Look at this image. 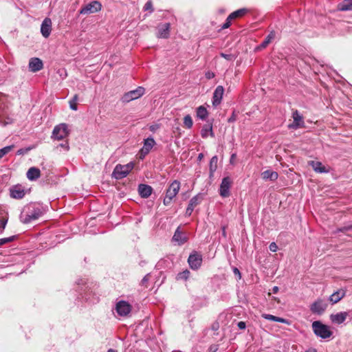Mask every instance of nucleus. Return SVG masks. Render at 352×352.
<instances>
[{
    "label": "nucleus",
    "mask_w": 352,
    "mask_h": 352,
    "mask_svg": "<svg viewBox=\"0 0 352 352\" xmlns=\"http://www.w3.org/2000/svg\"><path fill=\"white\" fill-rule=\"evenodd\" d=\"M43 214V210L41 206L34 204L24 207L20 214V220L23 223H29L38 219Z\"/></svg>",
    "instance_id": "f257e3e1"
},
{
    "label": "nucleus",
    "mask_w": 352,
    "mask_h": 352,
    "mask_svg": "<svg viewBox=\"0 0 352 352\" xmlns=\"http://www.w3.org/2000/svg\"><path fill=\"white\" fill-rule=\"evenodd\" d=\"M180 189V182L177 180H174L168 186L166 191V195L163 200V204L165 206H169L171 204L173 198L176 197Z\"/></svg>",
    "instance_id": "f03ea898"
},
{
    "label": "nucleus",
    "mask_w": 352,
    "mask_h": 352,
    "mask_svg": "<svg viewBox=\"0 0 352 352\" xmlns=\"http://www.w3.org/2000/svg\"><path fill=\"white\" fill-rule=\"evenodd\" d=\"M312 329L314 333L322 339L329 338L333 334L329 327L322 324L320 321H314L312 323Z\"/></svg>",
    "instance_id": "7ed1b4c3"
},
{
    "label": "nucleus",
    "mask_w": 352,
    "mask_h": 352,
    "mask_svg": "<svg viewBox=\"0 0 352 352\" xmlns=\"http://www.w3.org/2000/svg\"><path fill=\"white\" fill-rule=\"evenodd\" d=\"M133 167L134 164L133 162H129L125 165L118 164L113 171L112 176L116 179H123L127 176Z\"/></svg>",
    "instance_id": "20e7f679"
},
{
    "label": "nucleus",
    "mask_w": 352,
    "mask_h": 352,
    "mask_svg": "<svg viewBox=\"0 0 352 352\" xmlns=\"http://www.w3.org/2000/svg\"><path fill=\"white\" fill-rule=\"evenodd\" d=\"M102 4L98 1H93L82 6L79 11L80 14L88 15L101 10Z\"/></svg>",
    "instance_id": "39448f33"
},
{
    "label": "nucleus",
    "mask_w": 352,
    "mask_h": 352,
    "mask_svg": "<svg viewBox=\"0 0 352 352\" xmlns=\"http://www.w3.org/2000/svg\"><path fill=\"white\" fill-rule=\"evenodd\" d=\"M67 125L65 123L56 125L52 131V138L56 140H62L69 135Z\"/></svg>",
    "instance_id": "423d86ee"
},
{
    "label": "nucleus",
    "mask_w": 352,
    "mask_h": 352,
    "mask_svg": "<svg viewBox=\"0 0 352 352\" xmlns=\"http://www.w3.org/2000/svg\"><path fill=\"white\" fill-rule=\"evenodd\" d=\"M145 93V89L143 87H138L134 90L125 93L122 97L123 102H129L132 100L138 99Z\"/></svg>",
    "instance_id": "0eeeda50"
},
{
    "label": "nucleus",
    "mask_w": 352,
    "mask_h": 352,
    "mask_svg": "<svg viewBox=\"0 0 352 352\" xmlns=\"http://www.w3.org/2000/svg\"><path fill=\"white\" fill-rule=\"evenodd\" d=\"M115 309L120 316L126 317L132 311V305L127 301L122 300L117 302Z\"/></svg>",
    "instance_id": "6e6552de"
},
{
    "label": "nucleus",
    "mask_w": 352,
    "mask_h": 352,
    "mask_svg": "<svg viewBox=\"0 0 352 352\" xmlns=\"http://www.w3.org/2000/svg\"><path fill=\"white\" fill-rule=\"evenodd\" d=\"M202 256L199 252L194 251L188 256V263L192 270H197L202 264Z\"/></svg>",
    "instance_id": "1a4fd4ad"
},
{
    "label": "nucleus",
    "mask_w": 352,
    "mask_h": 352,
    "mask_svg": "<svg viewBox=\"0 0 352 352\" xmlns=\"http://www.w3.org/2000/svg\"><path fill=\"white\" fill-rule=\"evenodd\" d=\"M232 184V180L230 177L223 178L220 184L219 195L222 197H228L230 195V189Z\"/></svg>",
    "instance_id": "9d476101"
},
{
    "label": "nucleus",
    "mask_w": 352,
    "mask_h": 352,
    "mask_svg": "<svg viewBox=\"0 0 352 352\" xmlns=\"http://www.w3.org/2000/svg\"><path fill=\"white\" fill-rule=\"evenodd\" d=\"M328 304L323 299H318L310 307L312 313L318 315L322 314L327 309Z\"/></svg>",
    "instance_id": "9b49d317"
},
{
    "label": "nucleus",
    "mask_w": 352,
    "mask_h": 352,
    "mask_svg": "<svg viewBox=\"0 0 352 352\" xmlns=\"http://www.w3.org/2000/svg\"><path fill=\"white\" fill-rule=\"evenodd\" d=\"M155 144V142L153 138H148L144 140V145L140 151V158L143 159L152 149Z\"/></svg>",
    "instance_id": "f8f14e48"
},
{
    "label": "nucleus",
    "mask_w": 352,
    "mask_h": 352,
    "mask_svg": "<svg viewBox=\"0 0 352 352\" xmlns=\"http://www.w3.org/2000/svg\"><path fill=\"white\" fill-rule=\"evenodd\" d=\"M170 24L169 23H165L160 24L157 26V36L161 38H167L170 35Z\"/></svg>",
    "instance_id": "ddd939ff"
},
{
    "label": "nucleus",
    "mask_w": 352,
    "mask_h": 352,
    "mask_svg": "<svg viewBox=\"0 0 352 352\" xmlns=\"http://www.w3.org/2000/svg\"><path fill=\"white\" fill-rule=\"evenodd\" d=\"M224 93V89L223 86L219 85L216 87L212 97V105L214 107H217L221 102V100L223 98V95Z\"/></svg>",
    "instance_id": "4468645a"
},
{
    "label": "nucleus",
    "mask_w": 352,
    "mask_h": 352,
    "mask_svg": "<svg viewBox=\"0 0 352 352\" xmlns=\"http://www.w3.org/2000/svg\"><path fill=\"white\" fill-rule=\"evenodd\" d=\"M10 196L14 199H22L25 195V190L21 185H15L10 189Z\"/></svg>",
    "instance_id": "2eb2a0df"
},
{
    "label": "nucleus",
    "mask_w": 352,
    "mask_h": 352,
    "mask_svg": "<svg viewBox=\"0 0 352 352\" xmlns=\"http://www.w3.org/2000/svg\"><path fill=\"white\" fill-rule=\"evenodd\" d=\"M28 66L30 71L36 72L43 69V63L40 58L34 57L30 58Z\"/></svg>",
    "instance_id": "dca6fc26"
},
{
    "label": "nucleus",
    "mask_w": 352,
    "mask_h": 352,
    "mask_svg": "<svg viewBox=\"0 0 352 352\" xmlns=\"http://www.w3.org/2000/svg\"><path fill=\"white\" fill-rule=\"evenodd\" d=\"M52 31V21L50 18H45L41 26V32L45 38H47Z\"/></svg>",
    "instance_id": "f3484780"
},
{
    "label": "nucleus",
    "mask_w": 352,
    "mask_h": 352,
    "mask_svg": "<svg viewBox=\"0 0 352 352\" xmlns=\"http://www.w3.org/2000/svg\"><path fill=\"white\" fill-rule=\"evenodd\" d=\"M308 164L312 167L316 173H327L329 172V168L324 166L320 162L312 160L308 162Z\"/></svg>",
    "instance_id": "a211bd4d"
},
{
    "label": "nucleus",
    "mask_w": 352,
    "mask_h": 352,
    "mask_svg": "<svg viewBox=\"0 0 352 352\" xmlns=\"http://www.w3.org/2000/svg\"><path fill=\"white\" fill-rule=\"evenodd\" d=\"M173 241L177 242L179 245L184 244L188 241V237L181 231L180 227L176 229L173 236Z\"/></svg>",
    "instance_id": "6ab92c4d"
},
{
    "label": "nucleus",
    "mask_w": 352,
    "mask_h": 352,
    "mask_svg": "<svg viewBox=\"0 0 352 352\" xmlns=\"http://www.w3.org/2000/svg\"><path fill=\"white\" fill-rule=\"evenodd\" d=\"M138 192L141 197L148 198L151 195L153 188L149 185L141 184L138 186Z\"/></svg>",
    "instance_id": "aec40b11"
},
{
    "label": "nucleus",
    "mask_w": 352,
    "mask_h": 352,
    "mask_svg": "<svg viewBox=\"0 0 352 352\" xmlns=\"http://www.w3.org/2000/svg\"><path fill=\"white\" fill-rule=\"evenodd\" d=\"M347 315H348L347 312H345V311L340 312V313H337L336 314H331L330 316V319L332 322H333L335 324H340L345 321Z\"/></svg>",
    "instance_id": "412c9836"
},
{
    "label": "nucleus",
    "mask_w": 352,
    "mask_h": 352,
    "mask_svg": "<svg viewBox=\"0 0 352 352\" xmlns=\"http://www.w3.org/2000/svg\"><path fill=\"white\" fill-rule=\"evenodd\" d=\"M292 118L294 119V122L292 124L289 125L290 128L297 129L303 124L304 122L302 120V117L297 110L293 112Z\"/></svg>",
    "instance_id": "4be33fe9"
},
{
    "label": "nucleus",
    "mask_w": 352,
    "mask_h": 352,
    "mask_svg": "<svg viewBox=\"0 0 352 352\" xmlns=\"http://www.w3.org/2000/svg\"><path fill=\"white\" fill-rule=\"evenodd\" d=\"M26 176L29 180L34 181L40 177L41 171L36 167H31L28 169Z\"/></svg>",
    "instance_id": "5701e85b"
},
{
    "label": "nucleus",
    "mask_w": 352,
    "mask_h": 352,
    "mask_svg": "<svg viewBox=\"0 0 352 352\" xmlns=\"http://www.w3.org/2000/svg\"><path fill=\"white\" fill-rule=\"evenodd\" d=\"M208 135L211 137H214L212 122L204 124L201 131V135L203 138H206Z\"/></svg>",
    "instance_id": "b1692460"
},
{
    "label": "nucleus",
    "mask_w": 352,
    "mask_h": 352,
    "mask_svg": "<svg viewBox=\"0 0 352 352\" xmlns=\"http://www.w3.org/2000/svg\"><path fill=\"white\" fill-rule=\"evenodd\" d=\"M345 294L344 290H338L329 296V300L332 304H336L344 297Z\"/></svg>",
    "instance_id": "393cba45"
},
{
    "label": "nucleus",
    "mask_w": 352,
    "mask_h": 352,
    "mask_svg": "<svg viewBox=\"0 0 352 352\" xmlns=\"http://www.w3.org/2000/svg\"><path fill=\"white\" fill-rule=\"evenodd\" d=\"M262 177L265 180L275 181L278 179V175L275 171L267 170L262 173Z\"/></svg>",
    "instance_id": "a878e982"
},
{
    "label": "nucleus",
    "mask_w": 352,
    "mask_h": 352,
    "mask_svg": "<svg viewBox=\"0 0 352 352\" xmlns=\"http://www.w3.org/2000/svg\"><path fill=\"white\" fill-rule=\"evenodd\" d=\"M248 10L246 8H241V9L237 10L232 12L228 16V19L229 20H233V19H236V18L242 17L243 16H244L248 12Z\"/></svg>",
    "instance_id": "bb28decb"
},
{
    "label": "nucleus",
    "mask_w": 352,
    "mask_h": 352,
    "mask_svg": "<svg viewBox=\"0 0 352 352\" xmlns=\"http://www.w3.org/2000/svg\"><path fill=\"white\" fill-rule=\"evenodd\" d=\"M208 112L206 108L204 107V106H199L197 109V116L198 118H199L202 120H205L208 118Z\"/></svg>",
    "instance_id": "cd10ccee"
},
{
    "label": "nucleus",
    "mask_w": 352,
    "mask_h": 352,
    "mask_svg": "<svg viewBox=\"0 0 352 352\" xmlns=\"http://www.w3.org/2000/svg\"><path fill=\"white\" fill-rule=\"evenodd\" d=\"M202 199V195L201 194H197L190 199L188 206L194 210V208L201 202Z\"/></svg>",
    "instance_id": "c85d7f7f"
},
{
    "label": "nucleus",
    "mask_w": 352,
    "mask_h": 352,
    "mask_svg": "<svg viewBox=\"0 0 352 352\" xmlns=\"http://www.w3.org/2000/svg\"><path fill=\"white\" fill-rule=\"evenodd\" d=\"M7 113L6 101L4 96L0 94V123H1V118Z\"/></svg>",
    "instance_id": "c756f323"
},
{
    "label": "nucleus",
    "mask_w": 352,
    "mask_h": 352,
    "mask_svg": "<svg viewBox=\"0 0 352 352\" xmlns=\"http://www.w3.org/2000/svg\"><path fill=\"white\" fill-rule=\"evenodd\" d=\"M338 9L341 11L352 10V0H344L338 5Z\"/></svg>",
    "instance_id": "7c9ffc66"
},
{
    "label": "nucleus",
    "mask_w": 352,
    "mask_h": 352,
    "mask_svg": "<svg viewBox=\"0 0 352 352\" xmlns=\"http://www.w3.org/2000/svg\"><path fill=\"white\" fill-rule=\"evenodd\" d=\"M276 33L274 31H272L265 38V40L261 43V48H265L270 42L275 38Z\"/></svg>",
    "instance_id": "2f4dec72"
},
{
    "label": "nucleus",
    "mask_w": 352,
    "mask_h": 352,
    "mask_svg": "<svg viewBox=\"0 0 352 352\" xmlns=\"http://www.w3.org/2000/svg\"><path fill=\"white\" fill-rule=\"evenodd\" d=\"M262 317L268 320L279 322L281 323H287V320L285 318L277 317L271 314H263Z\"/></svg>",
    "instance_id": "473e14b6"
},
{
    "label": "nucleus",
    "mask_w": 352,
    "mask_h": 352,
    "mask_svg": "<svg viewBox=\"0 0 352 352\" xmlns=\"http://www.w3.org/2000/svg\"><path fill=\"white\" fill-rule=\"evenodd\" d=\"M190 275V272L186 269L185 270L178 273L176 276L177 280H187Z\"/></svg>",
    "instance_id": "72a5a7b5"
},
{
    "label": "nucleus",
    "mask_w": 352,
    "mask_h": 352,
    "mask_svg": "<svg viewBox=\"0 0 352 352\" xmlns=\"http://www.w3.org/2000/svg\"><path fill=\"white\" fill-rule=\"evenodd\" d=\"M218 158L217 156H213L210 161V175L212 176L217 168Z\"/></svg>",
    "instance_id": "f704fd0d"
},
{
    "label": "nucleus",
    "mask_w": 352,
    "mask_h": 352,
    "mask_svg": "<svg viewBox=\"0 0 352 352\" xmlns=\"http://www.w3.org/2000/svg\"><path fill=\"white\" fill-rule=\"evenodd\" d=\"M192 124H193V121H192L191 116L190 115L185 116L184 118V126L186 127L187 129H190V128H192Z\"/></svg>",
    "instance_id": "c9c22d12"
},
{
    "label": "nucleus",
    "mask_w": 352,
    "mask_h": 352,
    "mask_svg": "<svg viewBox=\"0 0 352 352\" xmlns=\"http://www.w3.org/2000/svg\"><path fill=\"white\" fill-rule=\"evenodd\" d=\"M78 100V96L77 94H76L74 96L73 98L69 101V107L74 111H76L78 109V107H77Z\"/></svg>",
    "instance_id": "e433bc0d"
},
{
    "label": "nucleus",
    "mask_w": 352,
    "mask_h": 352,
    "mask_svg": "<svg viewBox=\"0 0 352 352\" xmlns=\"http://www.w3.org/2000/svg\"><path fill=\"white\" fill-rule=\"evenodd\" d=\"M14 146H7L0 149V159L12 151Z\"/></svg>",
    "instance_id": "4c0bfd02"
},
{
    "label": "nucleus",
    "mask_w": 352,
    "mask_h": 352,
    "mask_svg": "<svg viewBox=\"0 0 352 352\" xmlns=\"http://www.w3.org/2000/svg\"><path fill=\"white\" fill-rule=\"evenodd\" d=\"M15 238H16L15 236H12L10 237L0 239V246L4 245L6 243L13 241L15 239Z\"/></svg>",
    "instance_id": "58836bf2"
},
{
    "label": "nucleus",
    "mask_w": 352,
    "mask_h": 352,
    "mask_svg": "<svg viewBox=\"0 0 352 352\" xmlns=\"http://www.w3.org/2000/svg\"><path fill=\"white\" fill-rule=\"evenodd\" d=\"M351 230H352V223H349L348 225H346L343 227H341L340 228H338L337 232H345L346 231H351Z\"/></svg>",
    "instance_id": "ea45409f"
},
{
    "label": "nucleus",
    "mask_w": 352,
    "mask_h": 352,
    "mask_svg": "<svg viewBox=\"0 0 352 352\" xmlns=\"http://www.w3.org/2000/svg\"><path fill=\"white\" fill-rule=\"evenodd\" d=\"M144 10H149L150 12H153V3H152V1H148L144 6Z\"/></svg>",
    "instance_id": "a19ab883"
},
{
    "label": "nucleus",
    "mask_w": 352,
    "mask_h": 352,
    "mask_svg": "<svg viewBox=\"0 0 352 352\" xmlns=\"http://www.w3.org/2000/svg\"><path fill=\"white\" fill-rule=\"evenodd\" d=\"M58 147L63 148L66 151H69V143L67 141H65V142L59 144L57 146V148H58Z\"/></svg>",
    "instance_id": "79ce46f5"
},
{
    "label": "nucleus",
    "mask_w": 352,
    "mask_h": 352,
    "mask_svg": "<svg viewBox=\"0 0 352 352\" xmlns=\"http://www.w3.org/2000/svg\"><path fill=\"white\" fill-rule=\"evenodd\" d=\"M220 56L228 60H232L234 59L233 55L230 54H225V53H221Z\"/></svg>",
    "instance_id": "37998d69"
},
{
    "label": "nucleus",
    "mask_w": 352,
    "mask_h": 352,
    "mask_svg": "<svg viewBox=\"0 0 352 352\" xmlns=\"http://www.w3.org/2000/svg\"><path fill=\"white\" fill-rule=\"evenodd\" d=\"M8 220L3 218L0 219V231L1 232L6 227Z\"/></svg>",
    "instance_id": "c03bdc74"
},
{
    "label": "nucleus",
    "mask_w": 352,
    "mask_h": 352,
    "mask_svg": "<svg viewBox=\"0 0 352 352\" xmlns=\"http://www.w3.org/2000/svg\"><path fill=\"white\" fill-rule=\"evenodd\" d=\"M149 278H150V274H146L144 278L142 279L141 280V285H145L146 286V284L147 283V282L149 280Z\"/></svg>",
    "instance_id": "a18cd8bd"
},
{
    "label": "nucleus",
    "mask_w": 352,
    "mask_h": 352,
    "mask_svg": "<svg viewBox=\"0 0 352 352\" xmlns=\"http://www.w3.org/2000/svg\"><path fill=\"white\" fill-rule=\"evenodd\" d=\"M236 120V114L235 111H233L232 116L228 118V122L230 123L234 122Z\"/></svg>",
    "instance_id": "49530a36"
},
{
    "label": "nucleus",
    "mask_w": 352,
    "mask_h": 352,
    "mask_svg": "<svg viewBox=\"0 0 352 352\" xmlns=\"http://www.w3.org/2000/svg\"><path fill=\"white\" fill-rule=\"evenodd\" d=\"M231 21L232 20H229L228 19V17L226 19V22L223 24V25L221 26V29H226V28H228L230 26V24H231Z\"/></svg>",
    "instance_id": "de8ad7c7"
},
{
    "label": "nucleus",
    "mask_w": 352,
    "mask_h": 352,
    "mask_svg": "<svg viewBox=\"0 0 352 352\" xmlns=\"http://www.w3.org/2000/svg\"><path fill=\"white\" fill-rule=\"evenodd\" d=\"M269 248L272 252H276L278 247L274 242H272L270 244Z\"/></svg>",
    "instance_id": "09e8293b"
},
{
    "label": "nucleus",
    "mask_w": 352,
    "mask_h": 352,
    "mask_svg": "<svg viewBox=\"0 0 352 352\" xmlns=\"http://www.w3.org/2000/svg\"><path fill=\"white\" fill-rule=\"evenodd\" d=\"M237 327H239V329H242V330H243V329H245V327H246V324H245V322H243V321H240V322H238V324H237Z\"/></svg>",
    "instance_id": "8fccbe9b"
},
{
    "label": "nucleus",
    "mask_w": 352,
    "mask_h": 352,
    "mask_svg": "<svg viewBox=\"0 0 352 352\" xmlns=\"http://www.w3.org/2000/svg\"><path fill=\"white\" fill-rule=\"evenodd\" d=\"M159 128L160 126L158 124H153L149 126V129L152 132H155Z\"/></svg>",
    "instance_id": "3c124183"
},
{
    "label": "nucleus",
    "mask_w": 352,
    "mask_h": 352,
    "mask_svg": "<svg viewBox=\"0 0 352 352\" xmlns=\"http://www.w3.org/2000/svg\"><path fill=\"white\" fill-rule=\"evenodd\" d=\"M192 211H193L192 208L188 206L186 210V216L190 217L192 214Z\"/></svg>",
    "instance_id": "603ef678"
},
{
    "label": "nucleus",
    "mask_w": 352,
    "mask_h": 352,
    "mask_svg": "<svg viewBox=\"0 0 352 352\" xmlns=\"http://www.w3.org/2000/svg\"><path fill=\"white\" fill-rule=\"evenodd\" d=\"M206 77L208 79H212L214 77V74L212 72H208L206 73Z\"/></svg>",
    "instance_id": "864d4df0"
},
{
    "label": "nucleus",
    "mask_w": 352,
    "mask_h": 352,
    "mask_svg": "<svg viewBox=\"0 0 352 352\" xmlns=\"http://www.w3.org/2000/svg\"><path fill=\"white\" fill-rule=\"evenodd\" d=\"M233 273L234 274V275L238 276L239 279L241 278V272L238 268L234 267L233 269Z\"/></svg>",
    "instance_id": "5fc2aeb1"
},
{
    "label": "nucleus",
    "mask_w": 352,
    "mask_h": 352,
    "mask_svg": "<svg viewBox=\"0 0 352 352\" xmlns=\"http://www.w3.org/2000/svg\"><path fill=\"white\" fill-rule=\"evenodd\" d=\"M217 350H218L217 345H211L209 347V352H217Z\"/></svg>",
    "instance_id": "6e6d98bb"
},
{
    "label": "nucleus",
    "mask_w": 352,
    "mask_h": 352,
    "mask_svg": "<svg viewBox=\"0 0 352 352\" xmlns=\"http://www.w3.org/2000/svg\"><path fill=\"white\" fill-rule=\"evenodd\" d=\"M226 226H222L221 227V230H222V236L224 237V238H226L227 237V232H226Z\"/></svg>",
    "instance_id": "4d7b16f0"
},
{
    "label": "nucleus",
    "mask_w": 352,
    "mask_h": 352,
    "mask_svg": "<svg viewBox=\"0 0 352 352\" xmlns=\"http://www.w3.org/2000/svg\"><path fill=\"white\" fill-rule=\"evenodd\" d=\"M278 290H279V288H278V287H277V286H274V287L272 288V292H273L274 294L277 293V292H278Z\"/></svg>",
    "instance_id": "13d9d810"
},
{
    "label": "nucleus",
    "mask_w": 352,
    "mask_h": 352,
    "mask_svg": "<svg viewBox=\"0 0 352 352\" xmlns=\"http://www.w3.org/2000/svg\"><path fill=\"white\" fill-rule=\"evenodd\" d=\"M305 352H317V351L316 349L309 348L307 350H306Z\"/></svg>",
    "instance_id": "bf43d9fd"
},
{
    "label": "nucleus",
    "mask_w": 352,
    "mask_h": 352,
    "mask_svg": "<svg viewBox=\"0 0 352 352\" xmlns=\"http://www.w3.org/2000/svg\"><path fill=\"white\" fill-rule=\"evenodd\" d=\"M236 157V154H232V155H231L230 162H232V160L233 159H234V157Z\"/></svg>",
    "instance_id": "052dcab7"
},
{
    "label": "nucleus",
    "mask_w": 352,
    "mask_h": 352,
    "mask_svg": "<svg viewBox=\"0 0 352 352\" xmlns=\"http://www.w3.org/2000/svg\"><path fill=\"white\" fill-rule=\"evenodd\" d=\"M107 352H117L116 350L110 349L107 351Z\"/></svg>",
    "instance_id": "680f3d73"
},
{
    "label": "nucleus",
    "mask_w": 352,
    "mask_h": 352,
    "mask_svg": "<svg viewBox=\"0 0 352 352\" xmlns=\"http://www.w3.org/2000/svg\"><path fill=\"white\" fill-rule=\"evenodd\" d=\"M202 157H203V154L202 153L199 154V156H198L199 160H201Z\"/></svg>",
    "instance_id": "e2e57ef3"
},
{
    "label": "nucleus",
    "mask_w": 352,
    "mask_h": 352,
    "mask_svg": "<svg viewBox=\"0 0 352 352\" xmlns=\"http://www.w3.org/2000/svg\"><path fill=\"white\" fill-rule=\"evenodd\" d=\"M18 153H19V154H21V153H22L21 150L18 151Z\"/></svg>",
    "instance_id": "0e129e2a"
}]
</instances>
